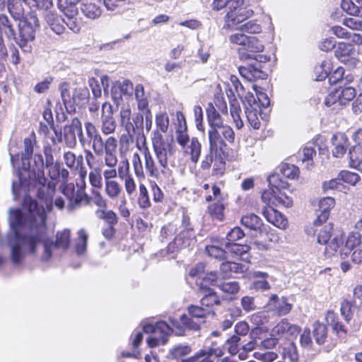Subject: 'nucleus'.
<instances>
[{
  "label": "nucleus",
  "instance_id": "obj_26",
  "mask_svg": "<svg viewBox=\"0 0 362 362\" xmlns=\"http://www.w3.org/2000/svg\"><path fill=\"white\" fill-rule=\"evenodd\" d=\"M334 53L337 58L344 64H347L348 62L356 63V60L354 57L356 54V50L351 44L344 42L339 43Z\"/></svg>",
  "mask_w": 362,
  "mask_h": 362
},
{
  "label": "nucleus",
  "instance_id": "obj_35",
  "mask_svg": "<svg viewBox=\"0 0 362 362\" xmlns=\"http://www.w3.org/2000/svg\"><path fill=\"white\" fill-rule=\"evenodd\" d=\"M239 72L241 76L248 81L263 78L266 75L260 70L259 66H256L252 64L247 66H240Z\"/></svg>",
  "mask_w": 362,
  "mask_h": 362
},
{
  "label": "nucleus",
  "instance_id": "obj_62",
  "mask_svg": "<svg viewBox=\"0 0 362 362\" xmlns=\"http://www.w3.org/2000/svg\"><path fill=\"white\" fill-rule=\"evenodd\" d=\"M276 196L274 199L275 206H283L290 207L293 204L292 199L288 196L283 190H276Z\"/></svg>",
  "mask_w": 362,
  "mask_h": 362
},
{
  "label": "nucleus",
  "instance_id": "obj_4",
  "mask_svg": "<svg viewBox=\"0 0 362 362\" xmlns=\"http://www.w3.org/2000/svg\"><path fill=\"white\" fill-rule=\"evenodd\" d=\"M46 178L44 174V160L41 154L35 153L28 159V168L24 171V185L29 187H37V196L40 199H45L46 204H49V197L45 194L46 189Z\"/></svg>",
  "mask_w": 362,
  "mask_h": 362
},
{
  "label": "nucleus",
  "instance_id": "obj_17",
  "mask_svg": "<svg viewBox=\"0 0 362 362\" xmlns=\"http://www.w3.org/2000/svg\"><path fill=\"white\" fill-rule=\"evenodd\" d=\"M62 193L68 200L67 209L72 211L80 206L82 201L86 197V194L81 190L75 191L74 185L66 184L62 187Z\"/></svg>",
  "mask_w": 362,
  "mask_h": 362
},
{
  "label": "nucleus",
  "instance_id": "obj_60",
  "mask_svg": "<svg viewBox=\"0 0 362 362\" xmlns=\"http://www.w3.org/2000/svg\"><path fill=\"white\" fill-rule=\"evenodd\" d=\"M63 158L66 165L69 168H77L83 159L81 156L76 158V155L71 151L65 152Z\"/></svg>",
  "mask_w": 362,
  "mask_h": 362
},
{
  "label": "nucleus",
  "instance_id": "obj_55",
  "mask_svg": "<svg viewBox=\"0 0 362 362\" xmlns=\"http://www.w3.org/2000/svg\"><path fill=\"white\" fill-rule=\"evenodd\" d=\"M134 90L139 109L143 110L146 108L148 106V102L144 92V86L141 84H137Z\"/></svg>",
  "mask_w": 362,
  "mask_h": 362
},
{
  "label": "nucleus",
  "instance_id": "obj_42",
  "mask_svg": "<svg viewBox=\"0 0 362 362\" xmlns=\"http://www.w3.org/2000/svg\"><path fill=\"white\" fill-rule=\"evenodd\" d=\"M349 166L362 170V151L360 147L354 146L349 152Z\"/></svg>",
  "mask_w": 362,
  "mask_h": 362
},
{
  "label": "nucleus",
  "instance_id": "obj_15",
  "mask_svg": "<svg viewBox=\"0 0 362 362\" xmlns=\"http://www.w3.org/2000/svg\"><path fill=\"white\" fill-rule=\"evenodd\" d=\"M3 33H4V35L8 38L13 39L21 48L23 47V35L21 29L19 28V35L18 37H17L7 16L5 15H0V57H4L7 53L6 48L2 38Z\"/></svg>",
  "mask_w": 362,
  "mask_h": 362
},
{
  "label": "nucleus",
  "instance_id": "obj_8",
  "mask_svg": "<svg viewBox=\"0 0 362 362\" xmlns=\"http://www.w3.org/2000/svg\"><path fill=\"white\" fill-rule=\"evenodd\" d=\"M261 328L257 327L252 330L250 333L251 339L247 343H244L241 337L233 335L228 340V351L233 354H238L239 358L242 360L245 359L247 353L252 351L258 344L256 336L260 332Z\"/></svg>",
  "mask_w": 362,
  "mask_h": 362
},
{
  "label": "nucleus",
  "instance_id": "obj_44",
  "mask_svg": "<svg viewBox=\"0 0 362 362\" xmlns=\"http://www.w3.org/2000/svg\"><path fill=\"white\" fill-rule=\"evenodd\" d=\"M230 112L233 121L238 129H240L244 124L240 117L241 108L238 101L236 99H233L230 103Z\"/></svg>",
  "mask_w": 362,
  "mask_h": 362
},
{
  "label": "nucleus",
  "instance_id": "obj_32",
  "mask_svg": "<svg viewBox=\"0 0 362 362\" xmlns=\"http://www.w3.org/2000/svg\"><path fill=\"white\" fill-rule=\"evenodd\" d=\"M263 44L256 37H249L246 46L245 50L251 52V54H245L241 52V49H239L240 58L242 59H253L255 58V53L262 52L264 50Z\"/></svg>",
  "mask_w": 362,
  "mask_h": 362
},
{
  "label": "nucleus",
  "instance_id": "obj_58",
  "mask_svg": "<svg viewBox=\"0 0 362 362\" xmlns=\"http://www.w3.org/2000/svg\"><path fill=\"white\" fill-rule=\"evenodd\" d=\"M338 179L352 186H355L360 181L361 177L356 173L342 170L339 174Z\"/></svg>",
  "mask_w": 362,
  "mask_h": 362
},
{
  "label": "nucleus",
  "instance_id": "obj_16",
  "mask_svg": "<svg viewBox=\"0 0 362 362\" xmlns=\"http://www.w3.org/2000/svg\"><path fill=\"white\" fill-rule=\"evenodd\" d=\"M195 243V235L192 230H180L174 240L169 243L168 252L173 254L182 249L190 248Z\"/></svg>",
  "mask_w": 362,
  "mask_h": 362
},
{
  "label": "nucleus",
  "instance_id": "obj_2",
  "mask_svg": "<svg viewBox=\"0 0 362 362\" xmlns=\"http://www.w3.org/2000/svg\"><path fill=\"white\" fill-rule=\"evenodd\" d=\"M152 146L158 163L153 159L146 145V137L144 136L141 150L145 163V168L148 176L157 180H168L171 176V170L168 167V160L174 153V147L171 143L165 142L158 132H155L151 137Z\"/></svg>",
  "mask_w": 362,
  "mask_h": 362
},
{
  "label": "nucleus",
  "instance_id": "obj_54",
  "mask_svg": "<svg viewBox=\"0 0 362 362\" xmlns=\"http://www.w3.org/2000/svg\"><path fill=\"white\" fill-rule=\"evenodd\" d=\"M333 234V226L332 224L329 223L322 226L317 234L318 243L322 245L328 243Z\"/></svg>",
  "mask_w": 362,
  "mask_h": 362
},
{
  "label": "nucleus",
  "instance_id": "obj_11",
  "mask_svg": "<svg viewBox=\"0 0 362 362\" xmlns=\"http://www.w3.org/2000/svg\"><path fill=\"white\" fill-rule=\"evenodd\" d=\"M59 90L60 91L61 98L63 104L60 103L57 104L55 110L56 117L58 120H65L64 110L65 109L67 112L74 111V104L76 103V98L73 93L70 85L68 83L64 82L59 85Z\"/></svg>",
  "mask_w": 362,
  "mask_h": 362
},
{
  "label": "nucleus",
  "instance_id": "obj_9",
  "mask_svg": "<svg viewBox=\"0 0 362 362\" xmlns=\"http://www.w3.org/2000/svg\"><path fill=\"white\" fill-rule=\"evenodd\" d=\"M9 154L11 156V163L13 169V175L15 179L12 181V194L14 200L21 197L23 191V173L21 168L23 167V154L17 153L12 144L10 145Z\"/></svg>",
  "mask_w": 362,
  "mask_h": 362
},
{
  "label": "nucleus",
  "instance_id": "obj_5",
  "mask_svg": "<svg viewBox=\"0 0 362 362\" xmlns=\"http://www.w3.org/2000/svg\"><path fill=\"white\" fill-rule=\"evenodd\" d=\"M9 223L8 243L11 247L12 259L18 264L21 262L23 244V211L21 209L10 210Z\"/></svg>",
  "mask_w": 362,
  "mask_h": 362
},
{
  "label": "nucleus",
  "instance_id": "obj_52",
  "mask_svg": "<svg viewBox=\"0 0 362 362\" xmlns=\"http://www.w3.org/2000/svg\"><path fill=\"white\" fill-rule=\"evenodd\" d=\"M267 180L269 187L275 190H284L288 187V182L283 180L279 174L271 175Z\"/></svg>",
  "mask_w": 362,
  "mask_h": 362
},
{
  "label": "nucleus",
  "instance_id": "obj_51",
  "mask_svg": "<svg viewBox=\"0 0 362 362\" xmlns=\"http://www.w3.org/2000/svg\"><path fill=\"white\" fill-rule=\"evenodd\" d=\"M138 204L141 209H148L151 206L147 188L143 183L139 185Z\"/></svg>",
  "mask_w": 362,
  "mask_h": 362
},
{
  "label": "nucleus",
  "instance_id": "obj_53",
  "mask_svg": "<svg viewBox=\"0 0 362 362\" xmlns=\"http://www.w3.org/2000/svg\"><path fill=\"white\" fill-rule=\"evenodd\" d=\"M81 11L86 17L90 19H95L101 15L100 8L93 3L83 4Z\"/></svg>",
  "mask_w": 362,
  "mask_h": 362
},
{
  "label": "nucleus",
  "instance_id": "obj_30",
  "mask_svg": "<svg viewBox=\"0 0 362 362\" xmlns=\"http://www.w3.org/2000/svg\"><path fill=\"white\" fill-rule=\"evenodd\" d=\"M177 119L180 124L175 132L176 141L182 148H185L187 144L190 141L187 132L186 121L184 115L181 112L177 113Z\"/></svg>",
  "mask_w": 362,
  "mask_h": 362
},
{
  "label": "nucleus",
  "instance_id": "obj_31",
  "mask_svg": "<svg viewBox=\"0 0 362 362\" xmlns=\"http://www.w3.org/2000/svg\"><path fill=\"white\" fill-rule=\"evenodd\" d=\"M112 157H107V161H106V158H104L105 165L107 167V169H105L103 172V177L105 180V183L111 181L115 180V178L117 177L118 174V170L116 169V166L118 163L117 153L111 156Z\"/></svg>",
  "mask_w": 362,
  "mask_h": 362
},
{
  "label": "nucleus",
  "instance_id": "obj_36",
  "mask_svg": "<svg viewBox=\"0 0 362 362\" xmlns=\"http://www.w3.org/2000/svg\"><path fill=\"white\" fill-rule=\"evenodd\" d=\"M183 149L185 153L190 155L192 162L197 163L202 151V144L197 138L192 137Z\"/></svg>",
  "mask_w": 362,
  "mask_h": 362
},
{
  "label": "nucleus",
  "instance_id": "obj_61",
  "mask_svg": "<svg viewBox=\"0 0 362 362\" xmlns=\"http://www.w3.org/2000/svg\"><path fill=\"white\" fill-rule=\"evenodd\" d=\"M280 172L284 177H288L289 179H295L298 177L299 175L298 168L294 165L288 163L281 165Z\"/></svg>",
  "mask_w": 362,
  "mask_h": 362
},
{
  "label": "nucleus",
  "instance_id": "obj_49",
  "mask_svg": "<svg viewBox=\"0 0 362 362\" xmlns=\"http://www.w3.org/2000/svg\"><path fill=\"white\" fill-rule=\"evenodd\" d=\"M212 354L218 355L216 348L211 347L207 351H202L185 362H212L210 358Z\"/></svg>",
  "mask_w": 362,
  "mask_h": 362
},
{
  "label": "nucleus",
  "instance_id": "obj_47",
  "mask_svg": "<svg viewBox=\"0 0 362 362\" xmlns=\"http://www.w3.org/2000/svg\"><path fill=\"white\" fill-rule=\"evenodd\" d=\"M244 267L241 264L234 262H226L221 265V271L225 276H230L233 273H242Z\"/></svg>",
  "mask_w": 362,
  "mask_h": 362
},
{
  "label": "nucleus",
  "instance_id": "obj_3",
  "mask_svg": "<svg viewBox=\"0 0 362 362\" xmlns=\"http://www.w3.org/2000/svg\"><path fill=\"white\" fill-rule=\"evenodd\" d=\"M206 117L209 124L208 138L209 151L216 153L223 152L227 146V142L233 144L235 141V132L228 124H225L219 112L212 103H209L206 108Z\"/></svg>",
  "mask_w": 362,
  "mask_h": 362
},
{
  "label": "nucleus",
  "instance_id": "obj_63",
  "mask_svg": "<svg viewBox=\"0 0 362 362\" xmlns=\"http://www.w3.org/2000/svg\"><path fill=\"white\" fill-rule=\"evenodd\" d=\"M313 333L317 344H322L325 342L327 337V328L324 325L320 323L315 324Z\"/></svg>",
  "mask_w": 362,
  "mask_h": 362
},
{
  "label": "nucleus",
  "instance_id": "obj_37",
  "mask_svg": "<svg viewBox=\"0 0 362 362\" xmlns=\"http://www.w3.org/2000/svg\"><path fill=\"white\" fill-rule=\"evenodd\" d=\"M341 0V8L348 14L362 17V0Z\"/></svg>",
  "mask_w": 362,
  "mask_h": 362
},
{
  "label": "nucleus",
  "instance_id": "obj_43",
  "mask_svg": "<svg viewBox=\"0 0 362 362\" xmlns=\"http://www.w3.org/2000/svg\"><path fill=\"white\" fill-rule=\"evenodd\" d=\"M268 274L262 272H255L253 273V277L256 279L252 283L253 288L256 290L260 291H268L271 286L269 282L267 281Z\"/></svg>",
  "mask_w": 362,
  "mask_h": 362
},
{
  "label": "nucleus",
  "instance_id": "obj_48",
  "mask_svg": "<svg viewBox=\"0 0 362 362\" xmlns=\"http://www.w3.org/2000/svg\"><path fill=\"white\" fill-rule=\"evenodd\" d=\"M117 128L114 117H101L100 130L104 135L113 134Z\"/></svg>",
  "mask_w": 362,
  "mask_h": 362
},
{
  "label": "nucleus",
  "instance_id": "obj_40",
  "mask_svg": "<svg viewBox=\"0 0 362 362\" xmlns=\"http://www.w3.org/2000/svg\"><path fill=\"white\" fill-rule=\"evenodd\" d=\"M261 111L260 105L246 106L245 115L249 124L255 129H258L260 127V120L258 115Z\"/></svg>",
  "mask_w": 362,
  "mask_h": 362
},
{
  "label": "nucleus",
  "instance_id": "obj_21",
  "mask_svg": "<svg viewBox=\"0 0 362 362\" xmlns=\"http://www.w3.org/2000/svg\"><path fill=\"white\" fill-rule=\"evenodd\" d=\"M331 142L332 154L336 158L342 157L349 146V139L344 133L333 134Z\"/></svg>",
  "mask_w": 362,
  "mask_h": 362
},
{
  "label": "nucleus",
  "instance_id": "obj_33",
  "mask_svg": "<svg viewBox=\"0 0 362 362\" xmlns=\"http://www.w3.org/2000/svg\"><path fill=\"white\" fill-rule=\"evenodd\" d=\"M46 166L48 169V175L52 180H55L61 177L63 182L67 181L69 172L66 169L62 168L60 163H49L47 160V165Z\"/></svg>",
  "mask_w": 362,
  "mask_h": 362
},
{
  "label": "nucleus",
  "instance_id": "obj_57",
  "mask_svg": "<svg viewBox=\"0 0 362 362\" xmlns=\"http://www.w3.org/2000/svg\"><path fill=\"white\" fill-rule=\"evenodd\" d=\"M224 245L226 246V243ZM206 251L209 256L217 259H223L228 258V252L226 249V247L224 249H223L216 245H209L206 247Z\"/></svg>",
  "mask_w": 362,
  "mask_h": 362
},
{
  "label": "nucleus",
  "instance_id": "obj_24",
  "mask_svg": "<svg viewBox=\"0 0 362 362\" xmlns=\"http://www.w3.org/2000/svg\"><path fill=\"white\" fill-rule=\"evenodd\" d=\"M119 178L123 181L125 192L128 197L134 195L136 191V183L133 175L129 172V164L128 161L125 163V168H119L118 169Z\"/></svg>",
  "mask_w": 362,
  "mask_h": 362
},
{
  "label": "nucleus",
  "instance_id": "obj_18",
  "mask_svg": "<svg viewBox=\"0 0 362 362\" xmlns=\"http://www.w3.org/2000/svg\"><path fill=\"white\" fill-rule=\"evenodd\" d=\"M264 308L273 315L281 316L287 315L291 310L292 305L287 301L286 298L284 297L279 298L276 294H272Z\"/></svg>",
  "mask_w": 362,
  "mask_h": 362
},
{
  "label": "nucleus",
  "instance_id": "obj_46",
  "mask_svg": "<svg viewBox=\"0 0 362 362\" xmlns=\"http://www.w3.org/2000/svg\"><path fill=\"white\" fill-rule=\"evenodd\" d=\"M156 124L157 129H155L152 134L151 137L155 132H158L162 136L163 133H165L168 131L169 126V117L166 112H160L156 115Z\"/></svg>",
  "mask_w": 362,
  "mask_h": 362
},
{
  "label": "nucleus",
  "instance_id": "obj_10",
  "mask_svg": "<svg viewBox=\"0 0 362 362\" xmlns=\"http://www.w3.org/2000/svg\"><path fill=\"white\" fill-rule=\"evenodd\" d=\"M76 134L78 136L81 145L83 147L86 146V139L83 134L81 122L78 118L74 117L63 128L62 136L67 147L73 148L76 146Z\"/></svg>",
  "mask_w": 362,
  "mask_h": 362
},
{
  "label": "nucleus",
  "instance_id": "obj_64",
  "mask_svg": "<svg viewBox=\"0 0 362 362\" xmlns=\"http://www.w3.org/2000/svg\"><path fill=\"white\" fill-rule=\"evenodd\" d=\"M223 210L224 206L223 204L218 202L214 204H211L208 208V211L210 215L218 221H222L223 218Z\"/></svg>",
  "mask_w": 362,
  "mask_h": 362
},
{
  "label": "nucleus",
  "instance_id": "obj_6",
  "mask_svg": "<svg viewBox=\"0 0 362 362\" xmlns=\"http://www.w3.org/2000/svg\"><path fill=\"white\" fill-rule=\"evenodd\" d=\"M245 0H231L225 16L226 25L233 28L251 17L254 11L247 6L243 7Z\"/></svg>",
  "mask_w": 362,
  "mask_h": 362
},
{
  "label": "nucleus",
  "instance_id": "obj_34",
  "mask_svg": "<svg viewBox=\"0 0 362 362\" xmlns=\"http://www.w3.org/2000/svg\"><path fill=\"white\" fill-rule=\"evenodd\" d=\"M45 20L53 32L57 35L64 33L65 30V18H62L57 13L49 12L47 14Z\"/></svg>",
  "mask_w": 362,
  "mask_h": 362
},
{
  "label": "nucleus",
  "instance_id": "obj_45",
  "mask_svg": "<svg viewBox=\"0 0 362 362\" xmlns=\"http://www.w3.org/2000/svg\"><path fill=\"white\" fill-rule=\"evenodd\" d=\"M122 192V185L117 181H111L105 183V192L111 199H117Z\"/></svg>",
  "mask_w": 362,
  "mask_h": 362
},
{
  "label": "nucleus",
  "instance_id": "obj_59",
  "mask_svg": "<svg viewBox=\"0 0 362 362\" xmlns=\"http://www.w3.org/2000/svg\"><path fill=\"white\" fill-rule=\"evenodd\" d=\"M188 312L189 315L195 318L197 320H204L207 314H210L211 312L204 308L203 307H199L197 305H191L188 308ZM212 315H214V312H211Z\"/></svg>",
  "mask_w": 362,
  "mask_h": 362
},
{
  "label": "nucleus",
  "instance_id": "obj_19",
  "mask_svg": "<svg viewBox=\"0 0 362 362\" xmlns=\"http://www.w3.org/2000/svg\"><path fill=\"white\" fill-rule=\"evenodd\" d=\"M39 27L38 20L35 13L32 12L24 17V42L33 40L35 37V32ZM32 50L31 45H25L24 42V52Z\"/></svg>",
  "mask_w": 362,
  "mask_h": 362
},
{
  "label": "nucleus",
  "instance_id": "obj_56",
  "mask_svg": "<svg viewBox=\"0 0 362 362\" xmlns=\"http://www.w3.org/2000/svg\"><path fill=\"white\" fill-rule=\"evenodd\" d=\"M89 173L88 179L92 187L100 189L103 186V175L100 168H92Z\"/></svg>",
  "mask_w": 362,
  "mask_h": 362
},
{
  "label": "nucleus",
  "instance_id": "obj_28",
  "mask_svg": "<svg viewBox=\"0 0 362 362\" xmlns=\"http://www.w3.org/2000/svg\"><path fill=\"white\" fill-rule=\"evenodd\" d=\"M199 292L202 295L201 304L206 308H212L214 305H220L221 300L217 293L211 288H206V286H200Z\"/></svg>",
  "mask_w": 362,
  "mask_h": 362
},
{
  "label": "nucleus",
  "instance_id": "obj_1",
  "mask_svg": "<svg viewBox=\"0 0 362 362\" xmlns=\"http://www.w3.org/2000/svg\"><path fill=\"white\" fill-rule=\"evenodd\" d=\"M45 221L44 207L35 200L24 197V227L28 228L24 234V255L35 253L37 245L42 242L44 250L41 259L47 262L53 257L60 256L69 248L71 232L69 229L58 232L55 243L50 241L47 240Z\"/></svg>",
  "mask_w": 362,
  "mask_h": 362
},
{
  "label": "nucleus",
  "instance_id": "obj_39",
  "mask_svg": "<svg viewBox=\"0 0 362 362\" xmlns=\"http://www.w3.org/2000/svg\"><path fill=\"white\" fill-rule=\"evenodd\" d=\"M241 223L245 227L253 230H259L262 226L261 218L252 213L244 215L241 218Z\"/></svg>",
  "mask_w": 362,
  "mask_h": 362
},
{
  "label": "nucleus",
  "instance_id": "obj_14",
  "mask_svg": "<svg viewBox=\"0 0 362 362\" xmlns=\"http://www.w3.org/2000/svg\"><path fill=\"white\" fill-rule=\"evenodd\" d=\"M119 123L126 132L136 133L143 126L144 116L140 113L132 116L129 106L122 107L119 112Z\"/></svg>",
  "mask_w": 362,
  "mask_h": 362
},
{
  "label": "nucleus",
  "instance_id": "obj_20",
  "mask_svg": "<svg viewBox=\"0 0 362 362\" xmlns=\"http://www.w3.org/2000/svg\"><path fill=\"white\" fill-rule=\"evenodd\" d=\"M134 90L133 83L127 79L115 81L111 88V96L118 105L122 96H130Z\"/></svg>",
  "mask_w": 362,
  "mask_h": 362
},
{
  "label": "nucleus",
  "instance_id": "obj_12",
  "mask_svg": "<svg viewBox=\"0 0 362 362\" xmlns=\"http://www.w3.org/2000/svg\"><path fill=\"white\" fill-rule=\"evenodd\" d=\"M92 149L97 156H103L104 158L112 157L111 156L117 153L118 147V140L115 136H109L105 140L100 134L90 143Z\"/></svg>",
  "mask_w": 362,
  "mask_h": 362
},
{
  "label": "nucleus",
  "instance_id": "obj_27",
  "mask_svg": "<svg viewBox=\"0 0 362 362\" xmlns=\"http://www.w3.org/2000/svg\"><path fill=\"white\" fill-rule=\"evenodd\" d=\"M65 16V24L74 33L81 30V19L78 18V11L76 6H71L69 8L62 11Z\"/></svg>",
  "mask_w": 362,
  "mask_h": 362
},
{
  "label": "nucleus",
  "instance_id": "obj_13",
  "mask_svg": "<svg viewBox=\"0 0 362 362\" xmlns=\"http://www.w3.org/2000/svg\"><path fill=\"white\" fill-rule=\"evenodd\" d=\"M356 94V90L352 87H339L328 94L325 100V104L327 107L345 105L355 98Z\"/></svg>",
  "mask_w": 362,
  "mask_h": 362
},
{
  "label": "nucleus",
  "instance_id": "obj_23",
  "mask_svg": "<svg viewBox=\"0 0 362 362\" xmlns=\"http://www.w3.org/2000/svg\"><path fill=\"white\" fill-rule=\"evenodd\" d=\"M335 205V200L334 198L327 197L319 201L318 206L319 210L317 215V218L314 221V225L317 226L325 222L329 216L331 209Z\"/></svg>",
  "mask_w": 362,
  "mask_h": 362
},
{
  "label": "nucleus",
  "instance_id": "obj_25",
  "mask_svg": "<svg viewBox=\"0 0 362 362\" xmlns=\"http://www.w3.org/2000/svg\"><path fill=\"white\" fill-rule=\"evenodd\" d=\"M300 331V328L294 325H291L286 320H281L272 329V336L281 338L284 335L296 336Z\"/></svg>",
  "mask_w": 362,
  "mask_h": 362
},
{
  "label": "nucleus",
  "instance_id": "obj_22",
  "mask_svg": "<svg viewBox=\"0 0 362 362\" xmlns=\"http://www.w3.org/2000/svg\"><path fill=\"white\" fill-rule=\"evenodd\" d=\"M262 214L267 221L276 227L282 230H285L288 227V223L285 216L272 206L264 207L262 210Z\"/></svg>",
  "mask_w": 362,
  "mask_h": 362
},
{
  "label": "nucleus",
  "instance_id": "obj_38",
  "mask_svg": "<svg viewBox=\"0 0 362 362\" xmlns=\"http://www.w3.org/2000/svg\"><path fill=\"white\" fill-rule=\"evenodd\" d=\"M169 321L170 324L168 325L170 329V334L174 332L176 335L184 334L187 329V316L186 315H182L178 320L170 317Z\"/></svg>",
  "mask_w": 362,
  "mask_h": 362
},
{
  "label": "nucleus",
  "instance_id": "obj_50",
  "mask_svg": "<svg viewBox=\"0 0 362 362\" xmlns=\"http://www.w3.org/2000/svg\"><path fill=\"white\" fill-rule=\"evenodd\" d=\"M88 238V235L84 229H81L78 231V238L76 245L77 255H82L86 252Z\"/></svg>",
  "mask_w": 362,
  "mask_h": 362
},
{
  "label": "nucleus",
  "instance_id": "obj_7",
  "mask_svg": "<svg viewBox=\"0 0 362 362\" xmlns=\"http://www.w3.org/2000/svg\"><path fill=\"white\" fill-rule=\"evenodd\" d=\"M143 330L151 334L146 340L148 346L151 348L165 344L170 334L169 325L164 321L158 322L155 325L146 324L144 326Z\"/></svg>",
  "mask_w": 362,
  "mask_h": 362
},
{
  "label": "nucleus",
  "instance_id": "obj_41",
  "mask_svg": "<svg viewBox=\"0 0 362 362\" xmlns=\"http://www.w3.org/2000/svg\"><path fill=\"white\" fill-rule=\"evenodd\" d=\"M344 242V235L342 232L338 231L334 233L332 238L327 243L326 252L329 255H333L343 245Z\"/></svg>",
  "mask_w": 362,
  "mask_h": 362
},
{
  "label": "nucleus",
  "instance_id": "obj_29",
  "mask_svg": "<svg viewBox=\"0 0 362 362\" xmlns=\"http://www.w3.org/2000/svg\"><path fill=\"white\" fill-rule=\"evenodd\" d=\"M228 257H240L244 261H249L248 251L250 247L247 245H240L235 243H226Z\"/></svg>",
  "mask_w": 362,
  "mask_h": 362
}]
</instances>
